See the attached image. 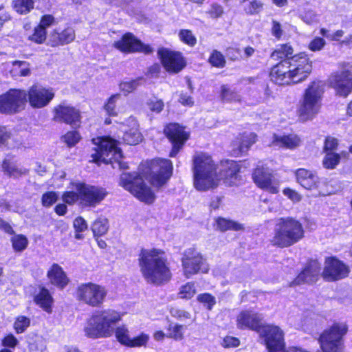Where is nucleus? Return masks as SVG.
<instances>
[{
    "mask_svg": "<svg viewBox=\"0 0 352 352\" xmlns=\"http://www.w3.org/2000/svg\"><path fill=\"white\" fill-rule=\"evenodd\" d=\"M241 164L232 160L221 163L220 174L217 175L216 166L211 157L206 153H199L194 157V186L199 191H206L216 188L221 179L229 186L236 184Z\"/></svg>",
    "mask_w": 352,
    "mask_h": 352,
    "instance_id": "nucleus-1",
    "label": "nucleus"
},
{
    "mask_svg": "<svg viewBox=\"0 0 352 352\" xmlns=\"http://www.w3.org/2000/svg\"><path fill=\"white\" fill-rule=\"evenodd\" d=\"M312 71V61L305 53L281 60L271 69V80L279 85L305 81Z\"/></svg>",
    "mask_w": 352,
    "mask_h": 352,
    "instance_id": "nucleus-2",
    "label": "nucleus"
},
{
    "mask_svg": "<svg viewBox=\"0 0 352 352\" xmlns=\"http://www.w3.org/2000/svg\"><path fill=\"white\" fill-rule=\"evenodd\" d=\"M142 277L147 283L160 285L168 282L171 272L165 252L160 249H142L138 258Z\"/></svg>",
    "mask_w": 352,
    "mask_h": 352,
    "instance_id": "nucleus-3",
    "label": "nucleus"
},
{
    "mask_svg": "<svg viewBox=\"0 0 352 352\" xmlns=\"http://www.w3.org/2000/svg\"><path fill=\"white\" fill-rule=\"evenodd\" d=\"M122 317L120 312L111 309L96 311L87 320L85 335L91 338H109L114 333Z\"/></svg>",
    "mask_w": 352,
    "mask_h": 352,
    "instance_id": "nucleus-4",
    "label": "nucleus"
},
{
    "mask_svg": "<svg viewBox=\"0 0 352 352\" xmlns=\"http://www.w3.org/2000/svg\"><path fill=\"white\" fill-rule=\"evenodd\" d=\"M323 93L324 83L322 81L314 80L309 83L305 91L298 110L301 120H311L319 113Z\"/></svg>",
    "mask_w": 352,
    "mask_h": 352,
    "instance_id": "nucleus-5",
    "label": "nucleus"
},
{
    "mask_svg": "<svg viewBox=\"0 0 352 352\" xmlns=\"http://www.w3.org/2000/svg\"><path fill=\"white\" fill-rule=\"evenodd\" d=\"M304 235L302 224L291 218H280L274 228L272 242L280 247H289L300 240Z\"/></svg>",
    "mask_w": 352,
    "mask_h": 352,
    "instance_id": "nucleus-6",
    "label": "nucleus"
},
{
    "mask_svg": "<svg viewBox=\"0 0 352 352\" xmlns=\"http://www.w3.org/2000/svg\"><path fill=\"white\" fill-rule=\"evenodd\" d=\"M93 144L96 146V162L102 161L106 164L118 163V168L121 169L127 168V166L121 160L122 153L118 147L117 141L109 137H98L92 140Z\"/></svg>",
    "mask_w": 352,
    "mask_h": 352,
    "instance_id": "nucleus-7",
    "label": "nucleus"
},
{
    "mask_svg": "<svg viewBox=\"0 0 352 352\" xmlns=\"http://www.w3.org/2000/svg\"><path fill=\"white\" fill-rule=\"evenodd\" d=\"M260 339L266 346L269 352H287L283 331L276 325L263 324L258 329ZM287 352H306L297 347L289 348Z\"/></svg>",
    "mask_w": 352,
    "mask_h": 352,
    "instance_id": "nucleus-8",
    "label": "nucleus"
},
{
    "mask_svg": "<svg viewBox=\"0 0 352 352\" xmlns=\"http://www.w3.org/2000/svg\"><path fill=\"white\" fill-rule=\"evenodd\" d=\"M120 185L141 201L150 204L155 199L151 189L144 184L142 177L135 173H123L120 176Z\"/></svg>",
    "mask_w": 352,
    "mask_h": 352,
    "instance_id": "nucleus-9",
    "label": "nucleus"
},
{
    "mask_svg": "<svg viewBox=\"0 0 352 352\" xmlns=\"http://www.w3.org/2000/svg\"><path fill=\"white\" fill-rule=\"evenodd\" d=\"M348 330L344 322H335L325 330L320 338V346L324 352H342L343 337Z\"/></svg>",
    "mask_w": 352,
    "mask_h": 352,
    "instance_id": "nucleus-10",
    "label": "nucleus"
},
{
    "mask_svg": "<svg viewBox=\"0 0 352 352\" xmlns=\"http://www.w3.org/2000/svg\"><path fill=\"white\" fill-rule=\"evenodd\" d=\"M147 169L142 173L143 176L146 177L153 186L160 187L170 178L173 164L169 160L157 158L148 163Z\"/></svg>",
    "mask_w": 352,
    "mask_h": 352,
    "instance_id": "nucleus-11",
    "label": "nucleus"
},
{
    "mask_svg": "<svg viewBox=\"0 0 352 352\" xmlns=\"http://www.w3.org/2000/svg\"><path fill=\"white\" fill-rule=\"evenodd\" d=\"M27 91L20 89H10L0 95V113L14 114L25 109Z\"/></svg>",
    "mask_w": 352,
    "mask_h": 352,
    "instance_id": "nucleus-12",
    "label": "nucleus"
},
{
    "mask_svg": "<svg viewBox=\"0 0 352 352\" xmlns=\"http://www.w3.org/2000/svg\"><path fill=\"white\" fill-rule=\"evenodd\" d=\"M106 288L100 285L88 283L80 285L76 290L78 300L91 307H99L107 296Z\"/></svg>",
    "mask_w": 352,
    "mask_h": 352,
    "instance_id": "nucleus-13",
    "label": "nucleus"
},
{
    "mask_svg": "<svg viewBox=\"0 0 352 352\" xmlns=\"http://www.w3.org/2000/svg\"><path fill=\"white\" fill-rule=\"evenodd\" d=\"M182 263L184 275L188 278L200 272L207 273L209 270L201 254L194 248L184 251Z\"/></svg>",
    "mask_w": 352,
    "mask_h": 352,
    "instance_id": "nucleus-14",
    "label": "nucleus"
},
{
    "mask_svg": "<svg viewBox=\"0 0 352 352\" xmlns=\"http://www.w3.org/2000/svg\"><path fill=\"white\" fill-rule=\"evenodd\" d=\"M72 185L74 190L81 194V205L83 206L95 207L107 195L104 188L81 182H72Z\"/></svg>",
    "mask_w": 352,
    "mask_h": 352,
    "instance_id": "nucleus-15",
    "label": "nucleus"
},
{
    "mask_svg": "<svg viewBox=\"0 0 352 352\" xmlns=\"http://www.w3.org/2000/svg\"><path fill=\"white\" fill-rule=\"evenodd\" d=\"M329 84L337 95L347 97L352 92V71L349 65L333 72L329 77Z\"/></svg>",
    "mask_w": 352,
    "mask_h": 352,
    "instance_id": "nucleus-16",
    "label": "nucleus"
},
{
    "mask_svg": "<svg viewBox=\"0 0 352 352\" xmlns=\"http://www.w3.org/2000/svg\"><path fill=\"white\" fill-rule=\"evenodd\" d=\"M252 179L256 185L272 194L279 191L280 182L276 179L268 168L263 164H258L252 174Z\"/></svg>",
    "mask_w": 352,
    "mask_h": 352,
    "instance_id": "nucleus-17",
    "label": "nucleus"
},
{
    "mask_svg": "<svg viewBox=\"0 0 352 352\" xmlns=\"http://www.w3.org/2000/svg\"><path fill=\"white\" fill-rule=\"evenodd\" d=\"M54 96L55 92L52 87L33 85L27 92V100L33 108L41 109L47 106Z\"/></svg>",
    "mask_w": 352,
    "mask_h": 352,
    "instance_id": "nucleus-18",
    "label": "nucleus"
},
{
    "mask_svg": "<svg viewBox=\"0 0 352 352\" xmlns=\"http://www.w3.org/2000/svg\"><path fill=\"white\" fill-rule=\"evenodd\" d=\"M54 120L58 122H65L76 127L80 123V113L79 110L67 102H61L53 109Z\"/></svg>",
    "mask_w": 352,
    "mask_h": 352,
    "instance_id": "nucleus-19",
    "label": "nucleus"
},
{
    "mask_svg": "<svg viewBox=\"0 0 352 352\" xmlns=\"http://www.w3.org/2000/svg\"><path fill=\"white\" fill-rule=\"evenodd\" d=\"M158 55L163 67L169 73L177 74L186 67V60L180 52L162 48L158 50Z\"/></svg>",
    "mask_w": 352,
    "mask_h": 352,
    "instance_id": "nucleus-20",
    "label": "nucleus"
},
{
    "mask_svg": "<svg viewBox=\"0 0 352 352\" xmlns=\"http://www.w3.org/2000/svg\"><path fill=\"white\" fill-rule=\"evenodd\" d=\"M164 133L172 143V150L170 156L174 157L182 148L185 142L188 139L189 133L177 124H169L164 129Z\"/></svg>",
    "mask_w": 352,
    "mask_h": 352,
    "instance_id": "nucleus-21",
    "label": "nucleus"
},
{
    "mask_svg": "<svg viewBox=\"0 0 352 352\" xmlns=\"http://www.w3.org/2000/svg\"><path fill=\"white\" fill-rule=\"evenodd\" d=\"M120 133L118 138L122 137L123 141L128 144H137L142 140L139 131V125L135 117L130 116L119 124Z\"/></svg>",
    "mask_w": 352,
    "mask_h": 352,
    "instance_id": "nucleus-22",
    "label": "nucleus"
},
{
    "mask_svg": "<svg viewBox=\"0 0 352 352\" xmlns=\"http://www.w3.org/2000/svg\"><path fill=\"white\" fill-rule=\"evenodd\" d=\"M113 45L116 49L124 53L142 52L148 54L152 52L148 45L143 44L131 33L124 34L120 40L114 43Z\"/></svg>",
    "mask_w": 352,
    "mask_h": 352,
    "instance_id": "nucleus-23",
    "label": "nucleus"
},
{
    "mask_svg": "<svg viewBox=\"0 0 352 352\" xmlns=\"http://www.w3.org/2000/svg\"><path fill=\"white\" fill-rule=\"evenodd\" d=\"M349 274V267L340 260L329 257L325 261L323 272L324 278L328 280H336L346 277Z\"/></svg>",
    "mask_w": 352,
    "mask_h": 352,
    "instance_id": "nucleus-24",
    "label": "nucleus"
},
{
    "mask_svg": "<svg viewBox=\"0 0 352 352\" xmlns=\"http://www.w3.org/2000/svg\"><path fill=\"white\" fill-rule=\"evenodd\" d=\"M262 320V315L253 310L242 311L236 318V325L241 329H249L258 333V329L263 325Z\"/></svg>",
    "mask_w": 352,
    "mask_h": 352,
    "instance_id": "nucleus-25",
    "label": "nucleus"
},
{
    "mask_svg": "<svg viewBox=\"0 0 352 352\" xmlns=\"http://www.w3.org/2000/svg\"><path fill=\"white\" fill-rule=\"evenodd\" d=\"M320 268V264L317 261H311L305 270L292 283L291 285L294 286L301 283L316 282L319 276Z\"/></svg>",
    "mask_w": 352,
    "mask_h": 352,
    "instance_id": "nucleus-26",
    "label": "nucleus"
},
{
    "mask_svg": "<svg viewBox=\"0 0 352 352\" xmlns=\"http://www.w3.org/2000/svg\"><path fill=\"white\" fill-rule=\"evenodd\" d=\"M75 31L71 27L64 30L54 29L49 35V43L51 46L64 45L72 42L75 38Z\"/></svg>",
    "mask_w": 352,
    "mask_h": 352,
    "instance_id": "nucleus-27",
    "label": "nucleus"
},
{
    "mask_svg": "<svg viewBox=\"0 0 352 352\" xmlns=\"http://www.w3.org/2000/svg\"><path fill=\"white\" fill-rule=\"evenodd\" d=\"M1 69L14 78L26 77L31 74L30 65L27 61L14 60L3 63Z\"/></svg>",
    "mask_w": 352,
    "mask_h": 352,
    "instance_id": "nucleus-28",
    "label": "nucleus"
},
{
    "mask_svg": "<svg viewBox=\"0 0 352 352\" xmlns=\"http://www.w3.org/2000/svg\"><path fill=\"white\" fill-rule=\"evenodd\" d=\"M47 277L52 285L60 288H64L69 283V278L63 269L57 263L52 264L50 267Z\"/></svg>",
    "mask_w": 352,
    "mask_h": 352,
    "instance_id": "nucleus-29",
    "label": "nucleus"
},
{
    "mask_svg": "<svg viewBox=\"0 0 352 352\" xmlns=\"http://www.w3.org/2000/svg\"><path fill=\"white\" fill-rule=\"evenodd\" d=\"M256 135L254 133H243L238 141L234 144L233 155L238 156L248 152L250 146L256 142Z\"/></svg>",
    "mask_w": 352,
    "mask_h": 352,
    "instance_id": "nucleus-30",
    "label": "nucleus"
},
{
    "mask_svg": "<svg viewBox=\"0 0 352 352\" xmlns=\"http://www.w3.org/2000/svg\"><path fill=\"white\" fill-rule=\"evenodd\" d=\"M300 140L298 135L294 134L290 135H276L273 136L272 146L289 149H294L300 145Z\"/></svg>",
    "mask_w": 352,
    "mask_h": 352,
    "instance_id": "nucleus-31",
    "label": "nucleus"
},
{
    "mask_svg": "<svg viewBox=\"0 0 352 352\" xmlns=\"http://www.w3.org/2000/svg\"><path fill=\"white\" fill-rule=\"evenodd\" d=\"M34 302L46 312L52 313L53 298L47 289L42 288L39 293L35 296Z\"/></svg>",
    "mask_w": 352,
    "mask_h": 352,
    "instance_id": "nucleus-32",
    "label": "nucleus"
},
{
    "mask_svg": "<svg viewBox=\"0 0 352 352\" xmlns=\"http://www.w3.org/2000/svg\"><path fill=\"white\" fill-rule=\"evenodd\" d=\"M2 169L5 174L9 177H18L27 173L28 170L23 167H19L14 162L13 159L6 158L3 160Z\"/></svg>",
    "mask_w": 352,
    "mask_h": 352,
    "instance_id": "nucleus-33",
    "label": "nucleus"
},
{
    "mask_svg": "<svg viewBox=\"0 0 352 352\" xmlns=\"http://www.w3.org/2000/svg\"><path fill=\"white\" fill-rule=\"evenodd\" d=\"M8 148H21V142L18 138L12 137L10 131L4 126H0V146Z\"/></svg>",
    "mask_w": 352,
    "mask_h": 352,
    "instance_id": "nucleus-34",
    "label": "nucleus"
},
{
    "mask_svg": "<svg viewBox=\"0 0 352 352\" xmlns=\"http://www.w3.org/2000/svg\"><path fill=\"white\" fill-rule=\"evenodd\" d=\"M117 340L122 345L129 346L131 337L129 329L126 325H120L116 328L114 331Z\"/></svg>",
    "mask_w": 352,
    "mask_h": 352,
    "instance_id": "nucleus-35",
    "label": "nucleus"
},
{
    "mask_svg": "<svg viewBox=\"0 0 352 352\" xmlns=\"http://www.w3.org/2000/svg\"><path fill=\"white\" fill-rule=\"evenodd\" d=\"M109 229L108 219L105 217H98L91 225V230L94 236H102Z\"/></svg>",
    "mask_w": 352,
    "mask_h": 352,
    "instance_id": "nucleus-36",
    "label": "nucleus"
},
{
    "mask_svg": "<svg viewBox=\"0 0 352 352\" xmlns=\"http://www.w3.org/2000/svg\"><path fill=\"white\" fill-rule=\"evenodd\" d=\"M30 318L23 315H19L14 318L13 329L17 334H21L24 333L30 327Z\"/></svg>",
    "mask_w": 352,
    "mask_h": 352,
    "instance_id": "nucleus-37",
    "label": "nucleus"
},
{
    "mask_svg": "<svg viewBox=\"0 0 352 352\" xmlns=\"http://www.w3.org/2000/svg\"><path fill=\"white\" fill-rule=\"evenodd\" d=\"M34 5L33 0H14L12 2L14 10L21 14L29 13L34 8Z\"/></svg>",
    "mask_w": 352,
    "mask_h": 352,
    "instance_id": "nucleus-38",
    "label": "nucleus"
},
{
    "mask_svg": "<svg viewBox=\"0 0 352 352\" xmlns=\"http://www.w3.org/2000/svg\"><path fill=\"white\" fill-rule=\"evenodd\" d=\"M340 161V155L333 151L326 152L322 164L327 169H334L339 164Z\"/></svg>",
    "mask_w": 352,
    "mask_h": 352,
    "instance_id": "nucleus-39",
    "label": "nucleus"
},
{
    "mask_svg": "<svg viewBox=\"0 0 352 352\" xmlns=\"http://www.w3.org/2000/svg\"><path fill=\"white\" fill-rule=\"evenodd\" d=\"M294 52L292 47L289 44H284L278 46L271 55L272 58L278 60L287 58Z\"/></svg>",
    "mask_w": 352,
    "mask_h": 352,
    "instance_id": "nucleus-40",
    "label": "nucleus"
},
{
    "mask_svg": "<svg viewBox=\"0 0 352 352\" xmlns=\"http://www.w3.org/2000/svg\"><path fill=\"white\" fill-rule=\"evenodd\" d=\"M122 98V96L119 94L112 95L107 100V102L104 104V109L107 113L109 116H117L118 111L116 109V104Z\"/></svg>",
    "mask_w": 352,
    "mask_h": 352,
    "instance_id": "nucleus-41",
    "label": "nucleus"
},
{
    "mask_svg": "<svg viewBox=\"0 0 352 352\" xmlns=\"http://www.w3.org/2000/svg\"><path fill=\"white\" fill-rule=\"evenodd\" d=\"M217 228L221 231L228 230H239L241 229V225L236 222L226 219L225 218H218L216 220Z\"/></svg>",
    "mask_w": 352,
    "mask_h": 352,
    "instance_id": "nucleus-42",
    "label": "nucleus"
},
{
    "mask_svg": "<svg viewBox=\"0 0 352 352\" xmlns=\"http://www.w3.org/2000/svg\"><path fill=\"white\" fill-rule=\"evenodd\" d=\"M13 249L16 252L23 251L28 245L27 237L23 234H15L11 238Z\"/></svg>",
    "mask_w": 352,
    "mask_h": 352,
    "instance_id": "nucleus-43",
    "label": "nucleus"
},
{
    "mask_svg": "<svg viewBox=\"0 0 352 352\" xmlns=\"http://www.w3.org/2000/svg\"><path fill=\"white\" fill-rule=\"evenodd\" d=\"M143 83L142 78H137L127 82H122L120 84V89L124 95H127L137 89L138 87Z\"/></svg>",
    "mask_w": 352,
    "mask_h": 352,
    "instance_id": "nucleus-44",
    "label": "nucleus"
},
{
    "mask_svg": "<svg viewBox=\"0 0 352 352\" xmlns=\"http://www.w3.org/2000/svg\"><path fill=\"white\" fill-rule=\"evenodd\" d=\"M69 188H71V190L65 192L63 194V201L69 205H72L78 201H80V203L81 204V194L73 189L72 182L70 183Z\"/></svg>",
    "mask_w": 352,
    "mask_h": 352,
    "instance_id": "nucleus-45",
    "label": "nucleus"
},
{
    "mask_svg": "<svg viewBox=\"0 0 352 352\" xmlns=\"http://www.w3.org/2000/svg\"><path fill=\"white\" fill-rule=\"evenodd\" d=\"M196 294L195 283L189 282L182 285L178 293L179 297L183 299H190Z\"/></svg>",
    "mask_w": 352,
    "mask_h": 352,
    "instance_id": "nucleus-46",
    "label": "nucleus"
},
{
    "mask_svg": "<svg viewBox=\"0 0 352 352\" xmlns=\"http://www.w3.org/2000/svg\"><path fill=\"white\" fill-rule=\"evenodd\" d=\"M73 224L76 231L75 238L78 240L83 239L82 232L86 231L88 228L86 221L82 217H78L74 219Z\"/></svg>",
    "mask_w": 352,
    "mask_h": 352,
    "instance_id": "nucleus-47",
    "label": "nucleus"
},
{
    "mask_svg": "<svg viewBox=\"0 0 352 352\" xmlns=\"http://www.w3.org/2000/svg\"><path fill=\"white\" fill-rule=\"evenodd\" d=\"M47 32L45 29L37 25L34 28L32 34L29 36V40L38 44L43 43L46 40Z\"/></svg>",
    "mask_w": 352,
    "mask_h": 352,
    "instance_id": "nucleus-48",
    "label": "nucleus"
},
{
    "mask_svg": "<svg viewBox=\"0 0 352 352\" xmlns=\"http://www.w3.org/2000/svg\"><path fill=\"white\" fill-rule=\"evenodd\" d=\"M245 12L248 14H258L263 8V3L258 0H250L243 5Z\"/></svg>",
    "mask_w": 352,
    "mask_h": 352,
    "instance_id": "nucleus-49",
    "label": "nucleus"
},
{
    "mask_svg": "<svg viewBox=\"0 0 352 352\" xmlns=\"http://www.w3.org/2000/svg\"><path fill=\"white\" fill-rule=\"evenodd\" d=\"M209 62L212 66L219 68L223 67L226 64L223 55L217 50L212 52L209 58Z\"/></svg>",
    "mask_w": 352,
    "mask_h": 352,
    "instance_id": "nucleus-50",
    "label": "nucleus"
},
{
    "mask_svg": "<svg viewBox=\"0 0 352 352\" xmlns=\"http://www.w3.org/2000/svg\"><path fill=\"white\" fill-rule=\"evenodd\" d=\"M179 36L182 42L190 46H194L197 43L195 36L190 30H182L179 33Z\"/></svg>",
    "mask_w": 352,
    "mask_h": 352,
    "instance_id": "nucleus-51",
    "label": "nucleus"
},
{
    "mask_svg": "<svg viewBox=\"0 0 352 352\" xmlns=\"http://www.w3.org/2000/svg\"><path fill=\"white\" fill-rule=\"evenodd\" d=\"M197 300L209 310L212 309L216 303L215 298L208 293L199 294Z\"/></svg>",
    "mask_w": 352,
    "mask_h": 352,
    "instance_id": "nucleus-52",
    "label": "nucleus"
},
{
    "mask_svg": "<svg viewBox=\"0 0 352 352\" xmlns=\"http://www.w3.org/2000/svg\"><path fill=\"white\" fill-rule=\"evenodd\" d=\"M146 105L150 111L159 113L164 109V104L162 100L153 98L147 101Z\"/></svg>",
    "mask_w": 352,
    "mask_h": 352,
    "instance_id": "nucleus-53",
    "label": "nucleus"
},
{
    "mask_svg": "<svg viewBox=\"0 0 352 352\" xmlns=\"http://www.w3.org/2000/svg\"><path fill=\"white\" fill-rule=\"evenodd\" d=\"M149 340V336L142 333L139 336L131 338V344L129 347H141L145 346Z\"/></svg>",
    "mask_w": 352,
    "mask_h": 352,
    "instance_id": "nucleus-54",
    "label": "nucleus"
},
{
    "mask_svg": "<svg viewBox=\"0 0 352 352\" xmlns=\"http://www.w3.org/2000/svg\"><path fill=\"white\" fill-rule=\"evenodd\" d=\"M0 208L1 212L12 211L17 213H22L25 210L23 208L10 204L3 198H0Z\"/></svg>",
    "mask_w": 352,
    "mask_h": 352,
    "instance_id": "nucleus-55",
    "label": "nucleus"
},
{
    "mask_svg": "<svg viewBox=\"0 0 352 352\" xmlns=\"http://www.w3.org/2000/svg\"><path fill=\"white\" fill-rule=\"evenodd\" d=\"M168 330L170 338H174L175 340H182L183 338V334L184 331V327L183 325H170Z\"/></svg>",
    "mask_w": 352,
    "mask_h": 352,
    "instance_id": "nucleus-56",
    "label": "nucleus"
},
{
    "mask_svg": "<svg viewBox=\"0 0 352 352\" xmlns=\"http://www.w3.org/2000/svg\"><path fill=\"white\" fill-rule=\"evenodd\" d=\"M63 140L69 146H73L80 140V135L76 131H69L63 136Z\"/></svg>",
    "mask_w": 352,
    "mask_h": 352,
    "instance_id": "nucleus-57",
    "label": "nucleus"
},
{
    "mask_svg": "<svg viewBox=\"0 0 352 352\" xmlns=\"http://www.w3.org/2000/svg\"><path fill=\"white\" fill-rule=\"evenodd\" d=\"M58 195L55 192H47L43 195L42 204L45 207H50L58 199Z\"/></svg>",
    "mask_w": 352,
    "mask_h": 352,
    "instance_id": "nucleus-58",
    "label": "nucleus"
},
{
    "mask_svg": "<svg viewBox=\"0 0 352 352\" xmlns=\"http://www.w3.org/2000/svg\"><path fill=\"white\" fill-rule=\"evenodd\" d=\"M318 182V176L312 173L311 176L308 177L306 179H302L300 184L306 189H312L317 186Z\"/></svg>",
    "mask_w": 352,
    "mask_h": 352,
    "instance_id": "nucleus-59",
    "label": "nucleus"
},
{
    "mask_svg": "<svg viewBox=\"0 0 352 352\" xmlns=\"http://www.w3.org/2000/svg\"><path fill=\"white\" fill-rule=\"evenodd\" d=\"M4 347L14 349L19 344L18 339L12 333L6 335L1 341Z\"/></svg>",
    "mask_w": 352,
    "mask_h": 352,
    "instance_id": "nucleus-60",
    "label": "nucleus"
},
{
    "mask_svg": "<svg viewBox=\"0 0 352 352\" xmlns=\"http://www.w3.org/2000/svg\"><path fill=\"white\" fill-rule=\"evenodd\" d=\"M221 96L224 100H239V96L226 85L221 87Z\"/></svg>",
    "mask_w": 352,
    "mask_h": 352,
    "instance_id": "nucleus-61",
    "label": "nucleus"
},
{
    "mask_svg": "<svg viewBox=\"0 0 352 352\" xmlns=\"http://www.w3.org/2000/svg\"><path fill=\"white\" fill-rule=\"evenodd\" d=\"M326 44L324 38L320 37L314 38L309 44L308 48L312 52L320 51Z\"/></svg>",
    "mask_w": 352,
    "mask_h": 352,
    "instance_id": "nucleus-62",
    "label": "nucleus"
},
{
    "mask_svg": "<svg viewBox=\"0 0 352 352\" xmlns=\"http://www.w3.org/2000/svg\"><path fill=\"white\" fill-rule=\"evenodd\" d=\"M223 8L221 5L214 3L210 5L208 13L212 18L217 19L221 17L223 14Z\"/></svg>",
    "mask_w": 352,
    "mask_h": 352,
    "instance_id": "nucleus-63",
    "label": "nucleus"
},
{
    "mask_svg": "<svg viewBox=\"0 0 352 352\" xmlns=\"http://www.w3.org/2000/svg\"><path fill=\"white\" fill-rule=\"evenodd\" d=\"M302 20L307 24H312L318 22V16L316 13L312 10H308L305 12L301 15Z\"/></svg>",
    "mask_w": 352,
    "mask_h": 352,
    "instance_id": "nucleus-64",
    "label": "nucleus"
}]
</instances>
